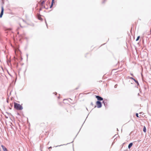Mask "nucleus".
<instances>
[{
  "label": "nucleus",
  "instance_id": "nucleus-1",
  "mask_svg": "<svg viewBox=\"0 0 151 151\" xmlns=\"http://www.w3.org/2000/svg\"><path fill=\"white\" fill-rule=\"evenodd\" d=\"M14 106L15 109L19 110H22L23 108L21 105L16 102L14 103Z\"/></svg>",
  "mask_w": 151,
  "mask_h": 151
},
{
  "label": "nucleus",
  "instance_id": "nucleus-2",
  "mask_svg": "<svg viewBox=\"0 0 151 151\" xmlns=\"http://www.w3.org/2000/svg\"><path fill=\"white\" fill-rule=\"evenodd\" d=\"M97 106L98 108H100L102 106V104L100 101H97L96 102Z\"/></svg>",
  "mask_w": 151,
  "mask_h": 151
},
{
  "label": "nucleus",
  "instance_id": "nucleus-3",
  "mask_svg": "<svg viewBox=\"0 0 151 151\" xmlns=\"http://www.w3.org/2000/svg\"><path fill=\"white\" fill-rule=\"evenodd\" d=\"M4 8L3 6H2L1 7V13L0 14V18H1L4 14Z\"/></svg>",
  "mask_w": 151,
  "mask_h": 151
},
{
  "label": "nucleus",
  "instance_id": "nucleus-4",
  "mask_svg": "<svg viewBox=\"0 0 151 151\" xmlns=\"http://www.w3.org/2000/svg\"><path fill=\"white\" fill-rule=\"evenodd\" d=\"M96 98L97 99L98 101H101L103 100V99L99 96H96Z\"/></svg>",
  "mask_w": 151,
  "mask_h": 151
},
{
  "label": "nucleus",
  "instance_id": "nucleus-5",
  "mask_svg": "<svg viewBox=\"0 0 151 151\" xmlns=\"http://www.w3.org/2000/svg\"><path fill=\"white\" fill-rule=\"evenodd\" d=\"M107 100L106 99H104L103 101V103L105 107H106L107 106Z\"/></svg>",
  "mask_w": 151,
  "mask_h": 151
},
{
  "label": "nucleus",
  "instance_id": "nucleus-6",
  "mask_svg": "<svg viewBox=\"0 0 151 151\" xmlns=\"http://www.w3.org/2000/svg\"><path fill=\"white\" fill-rule=\"evenodd\" d=\"M37 18L40 20L42 21L43 20V19L41 17L40 15V14H38L37 16Z\"/></svg>",
  "mask_w": 151,
  "mask_h": 151
},
{
  "label": "nucleus",
  "instance_id": "nucleus-7",
  "mask_svg": "<svg viewBox=\"0 0 151 151\" xmlns=\"http://www.w3.org/2000/svg\"><path fill=\"white\" fill-rule=\"evenodd\" d=\"M133 145V143H132V142H131V143H130L129 145H128V148L129 149H130L131 147H132V146Z\"/></svg>",
  "mask_w": 151,
  "mask_h": 151
},
{
  "label": "nucleus",
  "instance_id": "nucleus-8",
  "mask_svg": "<svg viewBox=\"0 0 151 151\" xmlns=\"http://www.w3.org/2000/svg\"><path fill=\"white\" fill-rule=\"evenodd\" d=\"M134 81L135 82V83H136L137 84V86H139V83L138 81L135 79L134 80Z\"/></svg>",
  "mask_w": 151,
  "mask_h": 151
},
{
  "label": "nucleus",
  "instance_id": "nucleus-9",
  "mask_svg": "<svg viewBox=\"0 0 151 151\" xmlns=\"http://www.w3.org/2000/svg\"><path fill=\"white\" fill-rule=\"evenodd\" d=\"M143 131L144 132H146V129L145 126H144L143 128Z\"/></svg>",
  "mask_w": 151,
  "mask_h": 151
},
{
  "label": "nucleus",
  "instance_id": "nucleus-10",
  "mask_svg": "<svg viewBox=\"0 0 151 151\" xmlns=\"http://www.w3.org/2000/svg\"><path fill=\"white\" fill-rule=\"evenodd\" d=\"M128 78L129 79H132V80H133L134 81L135 79L134 78H133L132 77L128 76Z\"/></svg>",
  "mask_w": 151,
  "mask_h": 151
},
{
  "label": "nucleus",
  "instance_id": "nucleus-11",
  "mask_svg": "<svg viewBox=\"0 0 151 151\" xmlns=\"http://www.w3.org/2000/svg\"><path fill=\"white\" fill-rule=\"evenodd\" d=\"M45 2V1H44V0H43L41 2V6H43V4H44V3Z\"/></svg>",
  "mask_w": 151,
  "mask_h": 151
},
{
  "label": "nucleus",
  "instance_id": "nucleus-12",
  "mask_svg": "<svg viewBox=\"0 0 151 151\" xmlns=\"http://www.w3.org/2000/svg\"><path fill=\"white\" fill-rule=\"evenodd\" d=\"M54 3V2H53L52 3V2H51V5H50V8H51L52 7Z\"/></svg>",
  "mask_w": 151,
  "mask_h": 151
},
{
  "label": "nucleus",
  "instance_id": "nucleus-13",
  "mask_svg": "<svg viewBox=\"0 0 151 151\" xmlns=\"http://www.w3.org/2000/svg\"><path fill=\"white\" fill-rule=\"evenodd\" d=\"M140 37V36H138V37H137V38L136 39V41H138V40H139V39Z\"/></svg>",
  "mask_w": 151,
  "mask_h": 151
},
{
  "label": "nucleus",
  "instance_id": "nucleus-14",
  "mask_svg": "<svg viewBox=\"0 0 151 151\" xmlns=\"http://www.w3.org/2000/svg\"><path fill=\"white\" fill-rule=\"evenodd\" d=\"M3 150L4 151H8L7 148L6 147Z\"/></svg>",
  "mask_w": 151,
  "mask_h": 151
},
{
  "label": "nucleus",
  "instance_id": "nucleus-15",
  "mask_svg": "<svg viewBox=\"0 0 151 151\" xmlns=\"http://www.w3.org/2000/svg\"><path fill=\"white\" fill-rule=\"evenodd\" d=\"M118 134H115L114 136V137H115V138L117 137Z\"/></svg>",
  "mask_w": 151,
  "mask_h": 151
},
{
  "label": "nucleus",
  "instance_id": "nucleus-16",
  "mask_svg": "<svg viewBox=\"0 0 151 151\" xmlns=\"http://www.w3.org/2000/svg\"><path fill=\"white\" fill-rule=\"evenodd\" d=\"M136 116L137 117H139V116H138V114L137 113L136 114Z\"/></svg>",
  "mask_w": 151,
  "mask_h": 151
},
{
  "label": "nucleus",
  "instance_id": "nucleus-17",
  "mask_svg": "<svg viewBox=\"0 0 151 151\" xmlns=\"http://www.w3.org/2000/svg\"><path fill=\"white\" fill-rule=\"evenodd\" d=\"M1 146L3 149L5 147L3 145H1Z\"/></svg>",
  "mask_w": 151,
  "mask_h": 151
},
{
  "label": "nucleus",
  "instance_id": "nucleus-18",
  "mask_svg": "<svg viewBox=\"0 0 151 151\" xmlns=\"http://www.w3.org/2000/svg\"><path fill=\"white\" fill-rule=\"evenodd\" d=\"M125 143H123L121 145V148H122V147H123V146L124 145V144Z\"/></svg>",
  "mask_w": 151,
  "mask_h": 151
},
{
  "label": "nucleus",
  "instance_id": "nucleus-19",
  "mask_svg": "<svg viewBox=\"0 0 151 151\" xmlns=\"http://www.w3.org/2000/svg\"><path fill=\"white\" fill-rule=\"evenodd\" d=\"M45 24H46V25L47 26V23L46 22V20L45 19Z\"/></svg>",
  "mask_w": 151,
  "mask_h": 151
},
{
  "label": "nucleus",
  "instance_id": "nucleus-20",
  "mask_svg": "<svg viewBox=\"0 0 151 151\" xmlns=\"http://www.w3.org/2000/svg\"><path fill=\"white\" fill-rule=\"evenodd\" d=\"M43 8H45V9H48V7H47V8H46V7H45V6H44Z\"/></svg>",
  "mask_w": 151,
  "mask_h": 151
},
{
  "label": "nucleus",
  "instance_id": "nucleus-21",
  "mask_svg": "<svg viewBox=\"0 0 151 151\" xmlns=\"http://www.w3.org/2000/svg\"><path fill=\"white\" fill-rule=\"evenodd\" d=\"M9 14L12 15L14 14L12 12H10Z\"/></svg>",
  "mask_w": 151,
  "mask_h": 151
},
{
  "label": "nucleus",
  "instance_id": "nucleus-22",
  "mask_svg": "<svg viewBox=\"0 0 151 151\" xmlns=\"http://www.w3.org/2000/svg\"><path fill=\"white\" fill-rule=\"evenodd\" d=\"M117 85H115V86H114V88H117Z\"/></svg>",
  "mask_w": 151,
  "mask_h": 151
},
{
  "label": "nucleus",
  "instance_id": "nucleus-23",
  "mask_svg": "<svg viewBox=\"0 0 151 151\" xmlns=\"http://www.w3.org/2000/svg\"><path fill=\"white\" fill-rule=\"evenodd\" d=\"M130 75H131L132 76H134V75H133V73H130Z\"/></svg>",
  "mask_w": 151,
  "mask_h": 151
},
{
  "label": "nucleus",
  "instance_id": "nucleus-24",
  "mask_svg": "<svg viewBox=\"0 0 151 151\" xmlns=\"http://www.w3.org/2000/svg\"><path fill=\"white\" fill-rule=\"evenodd\" d=\"M91 105L92 106H93V103L92 102H91Z\"/></svg>",
  "mask_w": 151,
  "mask_h": 151
},
{
  "label": "nucleus",
  "instance_id": "nucleus-25",
  "mask_svg": "<svg viewBox=\"0 0 151 151\" xmlns=\"http://www.w3.org/2000/svg\"><path fill=\"white\" fill-rule=\"evenodd\" d=\"M106 1V0H104V1L103 2V3H104Z\"/></svg>",
  "mask_w": 151,
  "mask_h": 151
},
{
  "label": "nucleus",
  "instance_id": "nucleus-26",
  "mask_svg": "<svg viewBox=\"0 0 151 151\" xmlns=\"http://www.w3.org/2000/svg\"><path fill=\"white\" fill-rule=\"evenodd\" d=\"M54 1L55 0H52V3L53 2H54Z\"/></svg>",
  "mask_w": 151,
  "mask_h": 151
},
{
  "label": "nucleus",
  "instance_id": "nucleus-27",
  "mask_svg": "<svg viewBox=\"0 0 151 151\" xmlns=\"http://www.w3.org/2000/svg\"><path fill=\"white\" fill-rule=\"evenodd\" d=\"M52 147H49V149H52Z\"/></svg>",
  "mask_w": 151,
  "mask_h": 151
},
{
  "label": "nucleus",
  "instance_id": "nucleus-28",
  "mask_svg": "<svg viewBox=\"0 0 151 151\" xmlns=\"http://www.w3.org/2000/svg\"><path fill=\"white\" fill-rule=\"evenodd\" d=\"M28 54H26V55H27V58H28Z\"/></svg>",
  "mask_w": 151,
  "mask_h": 151
},
{
  "label": "nucleus",
  "instance_id": "nucleus-29",
  "mask_svg": "<svg viewBox=\"0 0 151 151\" xmlns=\"http://www.w3.org/2000/svg\"><path fill=\"white\" fill-rule=\"evenodd\" d=\"M61 145H58V146H56V147H58V146H61Z\"/></svg>",
  "mask_w": 151,
  "mask_h": 151
},
{
  "label": "nucleus",
  "instance_id": "nucleus-30",
  "mask_svg": "<svg viewBox=\"0 0 151 151\" xmlns=\"http://www.w3.org/2000/svg\"><path fill=\"white\" fill-rule=\"evenodd\" d=\"M42 10V8H40V11H41V10Z\"/></svg>",
  "mask_w": 151,
  "mask_h": 151
},
{
  "label": "nucleus",
  "instance_id": "nucleus-31",
  "mask_svg": "<svg viewBox=\"0 0 151 151\" xmlns=\"http://www.w3.org/2000/svg\"><path fill=\"white\" fill-rule=\"evenodd\" d=\"M22 20H23V22H25V21L23 19H22Z\"/></svg>",
  "mask_w": 151,
  "mask_h": 151
},
{
  "label": "nucleus",
  "instance_id": "nucleus-32",
  "mask_svg": "<svg viewBox=\"0 0 151 151\" xmlns=\"http://www.w3.org/2000/svg\"><path fill=\"white\" fill-rule=\"evenodd\" d=\"M57 94V93L56 92H55V95H56Z\"/></svg>",
  "mask_w": 151,
  "mask_h": 151
},
{
  "label": "nucleus",
  "instance_id": "nucleus-33",
  "mask_svg": "<svg viewBox=\"0 0 151 151\" xmlns=\"http://www.w3.org/2000/svg\"><path fill=\"white\" fill-rule=\"evenodd\" d=\"M20 26L21 27H22V26L21 25V24H20Z\"/></svg>",
  "mask_w": 151,
  "mask_h": 151
},
{
  "label": "nucleus",
  "instance_id": "nucleus-34",
  "mask_svg": "<svg viewBox=\"0 0 151 151\" xmlns=\"http://www.w3.org/2000/svg\"><path fill=\"white\" fill-rule=\"evenodd\" d=\"M19 32H17V34H19Z\"/></svg>",
  "mask_w": 151,
  "mask_h": 151
},
{
  "label": "nucleus",
  "instance_id": "nucleus-35",
  "mask_svg": "<svg viewBox=\"0 0 151 151\" xmlns=\"http://www.w3.org/2000/svg\"><path fill=\"white\" fill-rule=\"evenodd\" d=\"M11 91H10V95L11 94Z\"/></svg>",
  "mask_w": 151,
  "mask_h": 151
},
{
  "label": "nucleus",
  "instance_id": "nucleus-36",
  "mask_svg": "<svg viewBox=\"0 0 151 151\" xmlns=\"http://www.w3.org/2000/svg\"><path fill=\"white\" fill-rule=\"evenodd\" d=\"M58 99H59V98H60V97H59V96L58 97Z\"/></svg>",
  "mask_w": 151,
  "mask_h": 151
},
{
  "label": "nucleus",
  "instance_id": "nucleus-37",
  "mask_svg": "<svg viewBox=\"0 0 151 151\" xmlns=\"http://www.w3.org/2000/svg\"><path fill=\"white\" fill-rule=\"evenodd\" d=\"M138 95H139V93H138Z\"/></svg>",
  "mask_w": 151,
  "mask_h": 151
},
{
  "label": "nucleus",
  "instance_id": "nucleus-38",
  "mask_svg": "<svg viewBox=\"0 0 151 151\" xmlns=\"http://www.w3.org/2000/svg\"><path fill=\"white\" fill-rule=\"evenodd\" d=\"M96 107V106H95L94 107H95H95Z\"/></svg>",
  "mask_w": 151,
  "mask_h": 151
},
{
  "label": "nucleus",
  "instance_id": "nucleus-39",
  "mask_svg": "<svg viewBox=\"0 0 151 151\" xmlns=\"http://www.w3.org/2000/svg\"><path fill=\"white\" fill-rule=\"evenodd\" d=\"M145 89H146V88H145Z\"/></svg>",
  "mask_w": 151,
  "mask_h": 151
},
{
  "label": "nucleus",
  "instance_id": "nucleus-40",
  "mask_svg": "<svg viewBox=\"0 0 151 151\" xmlns=\"http://www.w3.org/2000/svg\"><path fill=\"white\" fill-rule=\"evenodd\" d=\"M117 130L118 131V129L117 128Z\"/></svg>",
  "mask_w": 151,
  "mask_h": 151
},
{
  "label": "nucleus",
  "instance_id": "nucleus-41",
  "mask_svg": "<svg viewBox=\"0 0 151 151\" xmlns=\"http://www.w3.org/2000/svg\"><path fill=\"white\" fill-rule=\"evenodd\" d=\"M78 89V88H76V89Z\"/></svg>",
  "mask_w": 151,
  "mask_h": 151
},
{
  "label": "nucleus",
  "instance_id": "nucleus-42",
  "mask_svg": "<svg viewBox=\"0 0 151 151\" xmlns=\"http://www.w3.org/2000/svg\"><path fill=\"white\" fill-rule=\"evenodd\" d=\"M41 151H42V150H41Z\"/></svg>",
  "mask_w": 151,
  "mask_h": 151
}]
</instances>
